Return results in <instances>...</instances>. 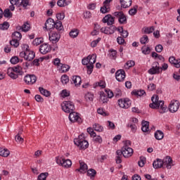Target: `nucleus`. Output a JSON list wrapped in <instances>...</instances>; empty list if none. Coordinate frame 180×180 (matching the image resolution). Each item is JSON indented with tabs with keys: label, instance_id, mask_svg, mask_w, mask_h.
Masks as SVG:
<instances>
[{
	"label": "nucleus",
	"instance_id": "nucleus-32",
	"mask_svg": "<svg viewBox=\"0 0 180 180\" xmlns=\"http://www.w3.org/2000/svg\"><path fill=\"white\" fill-rule=\"evenodd\" d=\"M39 91L40 94H41V95H44V96H46V98H48V96H50V95H51V93L49 91V90H46L43 87H39Z\"/></svg>",
	"mask_w": 180,
	"mask_h": 180
},
{
	"label": "nucleus",
	"instance_id": "nucleus-58",
	"mask_svg": "<svg viewBox=\"0 0 180 180\" xmlns=\"http://www.w3.org/2000/svg\"><path fill=\"white\" fill-rule=\"evenodd\" d=\"M53 65H56V67H61L62 64L61 63V60H60V58H56L55 59H53Z\"/></svg>",
	"mask_w": 180,
	"mask_h": 180
},
{
	"label": "nucleus",
	"instance_id": "nucleus-59",
	"mask_svg": "<svg viewBox=\"0 0 180 180\" xmlns=\"http://www.w3.org/2000/svg\"><path fill=\"white\" fill-rule=\"evenodd\" d=\"M142 53L143 54H150V53H151V49H150V47H146V46H143L142 48Z\"/></svg>",
	"mask_w": 180,
	"mask_h": 180
},
{
	"label": "nucleus",
	"instance_id": "nucleus-55",
	"mask_svg": "<svg viewBox=\"0 0 180 180\" xmlns=\"http://www.w3.org/2000/svg\"><path fill=\"white\" fill-rule=\"evenodd\" d=\"M140 43L141 44H146V43H148V37L147 35H143L140 39Z\"/></svg>",
	"mask_w": 180,
	"mask_h": 180
},
{
	"label": "nucleus",
	"instance_id": "nucleus-5",
	"mask_svg": "<svg viewBox=\"0 0 180 180\" xmlns=\"http://www.w3.org/2000/svg\"><path fill=\"white\" fill-rule=\"evenodd\" d=\"M75 146L79 147L82 150H86L89 147V143L85 140L84 135H79L77 139H74Z\"/></svg>",
	"mask_w": 180,
	"mask_h": 180
},
{
	"label": "nucleus",
	"instance_id": "nucleus-20",
	"mask_svg": "<svg viewBox=\"0 0 180 180\" xmlns=\"http://www.w3.org/2000/svg\"><path fill=\"white\" fill-rule=\"evenodd\" d=\"M162 162L163 165H165L167 169H171L172 165H174V164H172V158L169 156H167L166 158L163 159Z\"/></svg>",
	"mask_w": 180,
	"mask_h": 180
},
{
	"label": "nucleus",
	"instance_id": "nucleus-57",
	"mask_svg": "<svg viewBox=\"0 0 180 180\" xmlns=\"http://www.w3.org/2000/svg\"><path fill=\"white\" fill-rule=\"evenodd\" d=\"M87 67V74L91 75L92 74V71H94V64L89 63L86 65Z\"/></svg>",
	"mask_w": 180,
	"mask_h": 180
},
{
	"label": "nucleus",
	"instance_id": "nucleus-37",
	"mask_svg": "<svg viewBox=\"0 0 180 180\" xmlns=\"http://www.w3.org/2000/svg\"><path fill=\"white\" fill-rule=\"evenodd\" d=\"M86 101L87 102H92V101H94V98H95L94 94L91 93V92H88L85 96H84Z\"/></svg>",
	"mask_w": 180,
	"mask_h": 180
},
{
	"label": "nucleus",
	"instance_id": "nucleus-28",
	"mask_svg": "<svg viewBox=\"0 0 180 180\" xmlns=\"http://www.w3.org/2000/svg\"><path fill=\"white\" fill-rule=\"evenodd\" d=\"M10 154H11V152L9 151V150L4 148H0L1 157H4V158L9 157Z\"/></svg>",
	"mask_w": 180,
	"mask_h": 180
},
{
	"label": "nucleus",
	"instance_id": "nucleus-35",
	"mask_svg": "<svg viewBox=\"0 0 180 180\" xmlns=\"http://www.w3.org/2000/svg\"><path fill=\"white\" fill-rule=\"evenodd\" d=\"M88 57L89 64H95L96 63V54L94 53L92 55H89Z\"/></svg>",
	"mask_w": 180,
	"mask_h": 180
},
{
	"label": "nucleus",
	"instance_id": "nucleus-53",
	"mask_svg": "<svg viewBox=\"0 0 180 180\" xmlns=\"http://www.w3.org/2000/svg\"><path fill=\"white\" fill-rule=\"evenodd\" d=\"M136 65V63L134 60H128L124 67L125 68H131V67H134Z\"/></svg>",
	"mask_w": 180,
	"mask_h": 180
},
{
	"label": "nucleus",
	"instance_id": "nucleus-15",
	"mask_svg": "<svg viewBox=\"0 0 180 180\" xmlns=\"http://www.w3.org/2000/svg\"><path fill=\"white\" fill-rule=\"evenodd\" d=\"M60 35L57 32H52L49 34V40L53 43V44H56V43H58L60 41Z\"/></svg>",
	"mask_w": 180,
	"mask_h": 180
},
{
	"label": "nucleus",
	"instance_id": "nucleus-12",
	"mask_svg": "<svg viewBox=\"0 0 180 180\" xmlns=\"http://www.w3.org/2000/svg\"><path fill=\"white\" fill-rule=\"evenodd\" d=\"M180 103L179 101L176 100H173L170 102L169 105V110L171 113H175L178 112V109H179Z\"/></svg>",
	"mask_w": 180,
	"mask_h": 180
},
{
	"label": "nucleus",
	"instance_id": "nucleus-60",
	"mask_svg": "<svg viewBox=\"0 0 180 180\" xmlns=\"http://www.w3.org/2000/svg\"><path fill=\"white\" fill-rule=\"evenodd\" d=\"M122 14H123L122 11H115L112 13L114 18H117L118 19V20Z\"/></svg>",
	"mask_w": 180,
	"mask_h": 180
},
{
	"label": "nucleus",
	"instance_id": "nucleus-34",
	"mask_svg": "<svg viewBox=\"0 0 180 180\" xmlns=\"http://www.w3.org/2000/svg\"><path fill=\"white\" fill-rule=\"evenodd\" d=\"M148 126H149L148 122L143 121L142 122V127H141L142 131H143L144 133H146V131H148V130H150V128L148 127Z\"/></svg>",
	"mask_w": 180,
	"mask_h": 180
},
{
	"label": "nucleus",
	"instance_id": "nucleus-9",
	"mask_svg": "<svg viewBox=\"0 0 180 180\" xmlns=\"http://www.w3.org/2000/svg\"><path fill=\"white\" fill-rule=\"evenodd\" d=\"M37 81V77L34 75H27L24 77V82L27 85H33Z\"/></svg>",
	"mask_w": 180,
	"mask_h": 180
},
{
	"label": "nucleus",
	"instance_id": "nucleus-50",
	"mask_svg": "<svg viewBox=\"0 0 180 180\" xmlns=\"http://www.w3.org/2000/svg\"><path fill=\"white\" fill-rule=\"evenodd\" d=\"M9 29V22H4L2 24H0V30H8Z\"/></svg>",
	"mask_w": 180,
	"mask_h": 180
},
{
	"label": "nucleus",
	"instance_id": "nucleus-7",
	"mask_svg": "<svg viewBox=\"0 0 180 180\" xmlns=\"http://www.w3.org/2000/svg\"><path fill=\"white\" fill-rule=\"evenodd\" d=\"M56 163L58 164V165H61L64 168H70L71 165H72V162L70 159H65L63 158H56Z\"/></svg>",
	"mask_w": 180,
	"mask_h": 180
},
{
	"label": "nucleus",
	"instance_id": "nucleus-42",
	"mask_svg": "<svg viewBox=\"0 0 180 180\" xmlns=\"http://www.w3.org/2000/svg\"><path fill=\"white\" fill-rule=\"evenodd\" d=\"M87 175L88 176H90V178H95V176L96 175V170L94 169H89L87 170Z\"/></svg>",
	"mask_w": 180,
	"mask_h": 180
},
{
	"label": "nucleus",
	"instance_id": "nucleus-22",
	"mask_svg": "<svg viewBox=\"0 0 180 180\" xmlns=\"http://www.w3.org/2000/svg\"><path fill=\"white\" fill-rule=\"evenodd\" d=\"M170 64H174L176 68H180V59H176L175 57L171 56L169 58Z\"/></svg>",
	"mask_w": 180,
	"mask_h": 180
},
{
	"label": "nucleus",
	"instance_id": "nucleus-17",
	"mask_svg": "<svg viewBox=\"0 0 180 180\" xmlns=\"http://www.w3.org/2000/svg\"><path fill=\"white\" fill-rule=\"evenodd\" d=\"M79 168L77 169L76 171H77L78 172H80V174H85V172L88 171V165H86V163H85V162L82 160H79Z\"/></svg>",
	"mask_w": 180,
	"mask_h": 180
},
{
	"label": "nucleus",
	"instance_id": "nucleus-16",
	"mask_svg": "<svg viewBox=\"0 0 180 180\" xmlns=\"http://www.w3.org/2000/svg\"><path fill=\"white\" fill-rule=\"evenodd\" d=\"M102 22L103 23H107L108 26H112L115 23V18L112 15L108 14L103 18Z\"/></svg>",
	"mask_w": 180,
	"mask_h": 180
},
{
	"label": "nucleus",
	"instance_id": "nucleus-4",
	"mask_svg": "<svg viewBox=\"0 0 180 180\" xmlns=\"http://www.w3.org/2000/svg\"><path fill=\"white\" fill-rule=\"evenodd\" d=\"M30 0H10L11 6H9L10 11H15V6H22L24 9H27V6H30Z\"/></svg>",
	"mask_w": 180,
	"mask_h": 180
},
{
	"label": "nucleus",
	"instance_id": "nucleus-3",
	"mask_svg": "<svg viewBox=\"0 0 180 180\" xmlns=\"http://www.w3.org/2000/svg\"><path fill=\"white\" fill-rule=\"evenodd\" d=\"M20 57L26 61H32L36 57V54L29 49V45L25 44L23 45V51L20 53Z\"/></svg>",
	"mask_w": 180,
	"mask_h": 180
},
{
	"label": "nucleus",
	"instance_id": "nucleus-10",
	"mask_svg": "<svg viewBox=\"0 0 180 180\" xmlns=\"http://www.w3.org/2000/svg\"><path fill=\"white\" fill-rule=\"evenodd\" d=\"M69 120L72 123H75L77 122V123H82V119H81V117H79V114L77 112H72L69 115Z\"/></svg>",
	"mask_w": 180,
	"mask_h": 180
},
{
	"label": "nucleus",
	"instance_id": "nucleus-46",
	"mask_svg": "<svg viewBox=\"0 0 180 180\" xmlns=\"http://www.w3.org/2000/svg\"><path fill=\"white\" fill-rule=\"evenodd\" d=\"M139 8V6H134L132 8H131L129 11V14L131 16H134V15H136V13H137V9Z\"/></svg>",
	"mask_w": 180,
	"mask_h": 180
},
{
	"label": "nucleus",
	"instance_id": "nucleus-45",
	"mask_svg": "<svg viewBox=\"0 0 180 180\" xmlns=\"http://www.w3.org/2000/svg\"><path fill=\"white\" fill-rule=\"evenodd\" d=\"M12 37L13 39L19 41L20 40V39H22V34H20V32H15L14 33H13Z\"/></svg>",
	"mask_w": 180,
	"mask_h": 180
},
{
	"label": "nucleus",
	"instance_id": "nucleus-49",
	"mask_svg": "<svg viewBox=\"0 0 180 180\" xmlns=\"http://www.w3.org/2000/svg\"><path fill=\"white\" fill-rule=\"evenodd\" d=\"M10 44L13 47H19V40L18 39H15V38H13L11 41H10Z\"/></svg>",
	"mask_w": 180,
	"mask_h": 180
},
{
	"label": "nucleus",
	"instance_id": "nucleus-8",
	"mask_svg": "<svg viewBox=\"0 0 180 180\" xmlns=\"http://www.w3.org/2000/svg\"><path fill=\"white\" fill-rule=\"evenodd\" d=\"M118 105L122 109H129L131 106V101L129 98H120L118 100Z\"/></svg>",
	"mask_w": 180,
	"mask_h": 180
},
{
	"label": "nucleus",
	"instance_id": "nucleus-18",
	"mask_svg": "<svg viewBox=\"0 0 180 180\" xmlns=\"http://www.w3.org/2000/svg\"><path fill=\"white\" fill-rule=\"evenodd\" d=\"M122 151L123 157L125 158H129V157H131V155H133V149L130 147L123 146Z\"/></svg>",
	"mask_w": 180,
	"mask_h": 180
},
{
	"label": "nucleus",
	"instance_id": "nucleus-23",
	"mask_svg": "<svg viewBox=\"0 0 180 180\" xmlns=\"http://www.w3.org/2000/svg\"><path fill=\"white\" fill-rule=\"evenodd\" d=\"M163 166H164V162L161 159H157L153 163V168H155V169H158V168H162Z\"/></svg>",
	"mask_w": 180,
	"mask_h": 180
},
{
	"label": "nucleus",
	"instance_id": "nucleus-44",
	"mask_svg": "<svg viewBox=\"0 0 180 180\" xmlns=\"http://www.w3.org/2000/svg\"><path fill=\"white\" fill-rule=\"evenodd\" d=\"M20 27L22 32H29V30H30V24L25 22Z\"/></svg>",
	"mask_w": 180,
	"mask_h": 180
},
{
	"label": "nucleus",
	"instance_id": "nucleus-61",
	"mask_svg": "<svg viewBox=\"0 0 180 180\" xmlns=\"http://www.w3.org/2000/svg\"><path fill=\"white\" fill-rule=\"evenodd\" d=\"M15 139L17 143H22L24 141L23 138H22L19 134L15 136Z\"/></svg>",
	"mask_w": 180,
	"mask_h": 180
},
{
	"label": "nucleus",
	"instance_id": "nucleus-11",
	"mask_svg": "<svg viewBox=\"0 0 180 180\" xmlns=\"http://www.w3.org/2000/svg\"><path fill=\"white\" fill-rule=\"evenodd\" d=\"M149 74L151 75H155V74H160L161 72V67L158 62H154L152 65V68L148 70Z\"/></svg>",
	"mask_w": 180,
	"mask_h": 180
},
{
	"label": "nucleus",
	"instance_id": "nucleus-14",
	"mask_svg": "<svg viewBox=\"0 0 180 180\" xmlns=\"http://www.w3.org/2000/svg\"><path fill=\"white\" fill-rule=\"evenodd\" d=\"M116 29L117 27L115 25H112L110 27H103L101 29V32L105 34H113Z\"/></svg>",
	"mask_w": 180,
	"mask_h": 180
},
{
	"label": "nucleus",
	"instance_id": "nucleus-41",
	"mask_svg": "<svg viewBox=\"0 0 180 180\" xmlns=\"http://www.w3.org/2000/svg\"><path fill=\"white\" fill-rule=\"evenodd\" d=\"M60 71L61 72H68V71H70V65L65 64L60 65Z\"/></svg>",
	"mask_w": 180,
	"mask_h": 180
},
{
	"label": "nucleus",
	"instance_id": "nucleus-38",
	"mask_svg": "<svg viewBox=\"0 0 180 180\" xmlns=\"http://www.w3.org/2000/svg\"><path fill=\"white\" fill-rule=\"evenodd\" d=\"M57 5L60 8H64V6H68V5H70V2L67 1L66 0H59L57 2Z\"/></svg>",
	"mask_w": 180,
	"mask_h": 180
},
{
	"label": "nucleus",
	"instance_id": "nucleus-33",
	"mask_svg": "<svg viewBox=\"0 0 180 180\" xmlns=\"http://www.w3.org/2000/svg\"><path fill=\"white\" fill-rule=\"evenodd\" d=\"M100 11L101 13H109V12H110V6L103 4V6L101 8Z\"/></svg>",
	"mask_w": 180,
	"mask_h": 180
},
{
	"label": "nucleus",
	"instance_id": "nucleus-27",
	"mask_svg": "<svg viewBox=\"0 0 180 180\" xmlns=\"http://www.w3.org/2000/svg\"><path fill=\"white\" fill-rule=\"evenodd\" d=\"M72 79L75 86H79V85H81V83L82 82V80L81 79V77L79 76H73Z\"/></svg>",
	"mask_w": 180,
	"mask_h": 180
},
{
	"label": "nucleus",
	"instance_id": "nucleus-29",
	"mask_svg": "<svg viewBox=\"0 0 180 180\" xmlns=\"http://www.w3.org/2000/svg\"><path fill=\"white\" fill-rule=\"evenodd\" d=\"M144 34H150L155 30L154 26L145 27L142 29Z\"/></svg>",
	"mask_w": 180,
	"mask_h": 180
},
{
	"label": "nucleus",
	"instance_id": "nucleus-52",
	"mask_svg": "<svg viewBox=\"0 0 180 180\" xmlns=\"http://www.w3.org/2000/svg\"><path fill=\"white\" fill-rule=\"evenodd\" d=\"M78 34H79V32H78V30L77 29L72 30L70 32V37H72V39H75V37H77Z\"/></svg>",
	"mask_w": 180,
	"mask_h": 180
},
{
	"label": "nucleus",
	"instance_id": "nucleus-63",
	"mask_svg": "<svg viewBox=\"0 0 180 180\" xmlns=\"http://www.w3.org/2000/svg\"><path fill=\"white\" fill-rule=\"evenodd\" d=\"M61 96H63V98H67V96H70V91L67 89L63 90L61 92Z\"/></svg>",
	"mask_w": 180,
	"mask_h": 180
},
{
	"label": "nucleus",
	"instance_id": "nucleus-30",
	"mask_svg": "<svg viewBox=\"0 0 180 180\" xmlns=\"http://www.w3.org/2000/svg\"><path fill=\"white\" fill-rule=\"evenodd\" d=\"M56 30H58L59 32H61L63 29H64V27L63 26V22L60 20H57L53 27Z\"/></svg>",
	"mask_w": 180,
	"mask_h": 180
},
{
	"label": "nucleus",
	"instance_id": "nucleus-19",
	"mask_svg": "<svg viewBox=\"0 0 180 180\" xmlns=\"http://www.w3.org/2000/svg\"><path fill=\"white\" fill-rule=\"evenodd\" d=\"M39 51L41 54H47L51 51V46L48 44H43L39 47Z\"/></svg>",
	"mask_w": 180,
	"mask_h": 180
},
{
	"label": "nucleus",
	"instance_id": "nucleus-51",
	"mask_svg": "<svg viewBox=\"0 0 180 180\" xmlns=\"http://www.w3.org/2000/svg\"><path fill=\"white\" fill-rule=\"evenodd\" d=\"M3 15H4L5 18H12V12H11V10L9 8H6L4 10V12L3 13Z\"/></svg>",
	"mask_w": 180,
	"mask_h": 180
},
{
	"label": "nucleus",
	"instance_id": "nucleus-13",
	"mask_svg": "<svg viewBox=\"0 0 180 180\" xmlns=\"http://www.w3.org/2000/svg\"><path fill=\"white\" fill-rule=\"evenodd\" d=\"M115 78L118 82H123L126 78V72L124 70H119L115 72Z\"/></svg>",
	"mask_w": 180,
	"mask_h": 180
},
{
	"label": "nucleus",
	"instance_id": "nucleus-56",
	"mask_svg": "<svg viewBox=\"0 0 180 180\" xmlns=\"http://www.w3.org/2000/svg\"><path fill=\"white\" fill-rule=\"evenodd\" d=\"M104 92L107 95V97H108V99H112V97L113 96V91H110L109 89H106Z\"/></svg>",
	"mask_w": 180,
	"mask_h": 180
},
{
	"label": "nucleus",
	"instance_id": "nucleus-47",
	"mask_svg": "<svg viewBox=\"0 0 180 180\" xmlns=\"http://www.w3.org/2000/svg\"><path fill=\"white\" fill-rule=\"evenodd\" d=\"M132 94L136 96H143V95H146V91L144 90H138L132 91Z\"/></svg>",
	"mask_w": 180,
	"mask_h": 180
},
{
	"label": "nucleus",
	"instance_id": "nucleus-43",
	"mask_svg": "<svg viewBox=\"0 0 180 180\" xmlns=\"http://www.w3.org/2000/svg\"><path fill=\"white\" fill-rule=\"evenodd\" d=\"M43 38L39 37V38H36L35 39L33 40L32 44L33 46H39V44H41L43 43Z\"/></svg>",
	"mask_w": 180,
	"mask_h": 180
},
{
	"label": "nucleus",
	"instance_id": "nucleus-21",
	"mask_svg": "<svg viewBox=\"0 0 180 180\" xmlns=\"http://www.w3.org/2000/svg\"><path fill=\"white\" fill-rule=\"evenodd\" d=\"M55 22L53 18H49L45 22L46 30H51V29H54Z\"/></svg>",
	"mask_w": 180,
	"mask_h": 180
},
{
	"label": "nucleus",
	"instance_id": "nucleus-62",
	"mask_svg": "<svg viewBox=\"0 0 180 180\" xmlns=\"http://www.w3.org/2000/svg\"><path fill=\"white\" fill-rule=\"evenodd\" d=\"M101 38H98L96 40H94L91 43V47L94 48L96 47V46H98V44L99 43V41H101Z\"/></svg>",
	"mask_w": 180,
	"mask_h": 180
},
{
	"label": "nucleus",
	"instance_id": "nucleus-24",
	"mask_svg": "<svg viewBox=\"0 0 180 180\" xmlns=\"http://www.w3.org/2000/svg\"><path fill=\"white\" fill-rule=\"evenodd\" d=\"M132 2V0H120L121 7L124 9L130 8V6H131Z\"/></svg>",
	"mask_w": 180,
	"mask_h": 180
},
{
	"label": "nucleus",
	"instance_id": "nucleus-1",
	"mask_svg": "<svg viewBox=\"0 0 180 180\" xmlns=\"http://www.w3.org/2000/svg\"><path fill=\"white\" fill-rule=\"evenodd\" d=\"M158 96L155 97L152 96L151 101L153 103L149 105V107L152 109H157L158 108L160 113H165L167 112V106L164 105V101H158Z\"/></svg>",
	"mask_w": 180,
	"mask_h": 180
},
{
	"label": "nucleus",
	"instance_id": "nucleus-64",
	"mask_svg": "<svg viewBox=\"0 0 180 180\" xmlns=\"http://www.w3.org/2000/svg\"><path fill=\"white\" fill-rule=\"evenodd\" d=\"M97 113H98V115H101L102 116H108V113L103 110V108H98L97 110Z\"/></svg>",
	"mask_w": 180,
	"mask_h": 180
},
{
	"label": "nucleus",
	"instance_id": "nucleus-26",
	"mask_svg": "<svg viewBox=\"0 0 180 180\" xmlns=\"http://www.w3.org/2000/svg\"><path fill=\"white\" fill-rule=\"evenodd\" d=\"M100 100L103 103H108V102H109V98L105 91L100 92Z\"/></svg>",
	"mask_w": 180,
	"mask_h": 180
},
{
	"label": "nucleus",
	"instance_id": "nucleus-25",
	"mask_svg": "<svg viewBox=\"0 0 180 180\" xmlns=\"http://www.w3.org/2000/svg\"><path fill=\"white\" fill-rule=\"evenodd\" d=\"M116 163L121 164L122 163V157H123V148H122V150H118L116 151Z\"/></svg>",
	"mask_w": 180,
	"mask_h": 180
},
{
	"label": "nucleus",
	"instance_id": "nucleus-31",
	"mask_svg": "<svg viewBox=\"0 0 180 180\" xmlns=\"http://www.w3.org/2000/svg\"><path fill=\"white\" fill-rule=\"evenodd\" d=\"M155 139L156 140H162L164 139V132L160 130H158L155 132Z\"/></svg>",
	"mask_w": 180,
	"mask_h": 180
},
{
	"label": "nucleus",
	"instance_id": "nucleus-48",
	"mask_svg": "<svg viewBox=\"0 0 180 180\" xmlns=\"http://www.w3.org/2000/svg\"><path fill=\"white\" fill-rule=\"evenodd\" d=\"M62 84H66L70 82V78L67 76V75H64L60 78Z\"/></svg>",
	"mask_w": 180,
	"mask_h": 180
},
{
	"label": "nucleus",
	"instance_id": "nucleus-39",
	"mask_svg": "<svg viewBox=\"0 0 180 180\" xmlns=\"http://www.w3.org/2000/svg\"><path fill=\"white\" fill-rule=\"evenodd\" d=\"M118 22L120 25H126V23H127V18H126L124 13H122V15L120 17Z\"/></svg>",
	"mask_w": 180,
	"mask_h": 180
},
{
	"label": "nucleus",
	"instance_id": "nucleus-40",
	"mask_svg": "<svg viewBox=\"0 0 180 180\" xmlns=\"http://www.w3.org/2000/svg\"><path fill=\"white\" fill-rule=\"evenodd\" d=\"M93 128L94 129L95 131H98L99 133H102V131H103V127L99 124H94L93 125Z\"/></svg>",
	"mask_w": 180,
	"mask_h": 180
},
{
	"label": "nucleus",
	"instance_id": "nucleus-2",
	"mask_svg": "<svg viewBox=\"0 0 180 180\" xmlns=\"http://www.w3.org/2000/svg\"><path fill=\"white\" fill-rule=\"evenodd\" d=\"M7 74L8 77L12 78V79H17V78H19V75H23L25 72H23L22 66L16 65L12 68H8L7 70Z\"/></svg>",
	"mask_w": 180,
	"mask_h": 180
},
{
	"label": "nucleus",
	"instance_id": "nucleus-6",
	"mask_svg": "<svg viewBox=\"0 0 180 180\" xmlns=\"http://www.w3.org/2000/svg\"><path fill=\"white\" fill-rule=\"evenodd\" d=\"M62 110L65 113H71L75 110V105L72 103V101H63L61 103Z\"/></svg>",
	"mask_w": 180,
	"mask_h": 180
},
{
	"label": "nucleus",
	"instance_id": "nucleus-54",
	"mask_svg": "<svg viewBox=\"0 0 180 180\" xmlns=\"http://www.w3.org/2000/svg\"><path fill=\"white\" fill-rule=\"evenodd\" d=\"M48 176H49V173L48 172L41 173L38 176V180H46Z\"/></svg>",
	"mask_w": 180,
	"mask_h": 180
},
{
	"label": "nucleus",
	"instance_id": "nucleus-36",
	"mask_svg": "<svg viewBox=\"0 0 180 180\" xmlns=\"http://www.w3.org/2000/svg\"><path fill=\"white\" fill-rule=\"evenodd\" d=\"M11 64H18V63H23V59H19L18 56H13L10 60Z\"/></svg>",
	"mask_w": 180,
	"mask_h": 180
}]
</instances>
